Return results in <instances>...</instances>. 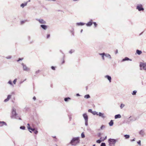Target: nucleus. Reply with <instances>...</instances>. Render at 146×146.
I'll use <instances>...</instances> for the list:
<instances>
[{
	"label": "nucleus",
	"instance_id": "nucleus-1",
	"mask_svg": "<svg viewBox=\"0 0 146 146\" xmlns=\"http://www.w3.org/2000/svg\"><path fill=\"white\" fill-rule=\"evenodd\" d=\"M80 141L79 138L78 137L72 138L70 142V143L72 145H76L79 143Z\"/></svg>",
	"mask_w": 146,
	"mask_h": 146
},
{
	"label": "nucleus",
	"instance_id": "nucleus-2",
	"mask_svg": "<svg viewBox=\"0 0 146 146\" xmlns=\"http://www.w3.org/2000/svg\"><path fill=\"white\" fill-rule=\"evenodd\" d=\"M117 141V139L110 138L108 140V142L110 146L115 145L116 142Z\"/></svg>",
	"mask_w": 146,
	"mask_h": 146
},
{
	"label": "nucleus",
	"instance_id": "nucleus-3",
	"mask_svg": "<svg viewBox=\"0 0 146 146\" xmlns=\"http://www.w3.org/2000/svg\"><path fill=\"white\" fill-rule=\"evenodd\" d=\"M21 65L22 66L23 69L24 71L29 72L30 71V68L28 67L27 65L23 63H22Z\"/></svg>",
	"mask_w": 146,
	"mask_h": 146
},
{
	"label": "nucleus",
	"instance_id": "nucleus-4",
	"mask_svg": "<svg viewBox=\"0 0 146 146\" xmlns=\"http://www.w3.org/2000/svg\"><path fill=\"white\" fill-rule=\"evenodd\" d=\"M83 116L85 120V125L86 126L88 125V116L86 113L83 114Z\"/></svg>",
	"mask_w": 146,
	"mask_h": 146
},
{
	"label": "nucleus",
	"instance_id": "nucleus-5",
	"mask_svg": "<svg viewBox=\"0 0 146 146\" xmlns=\"http://www.w3.org/2000/svg\"><path fill=\"white\" fill-rule=\"evenodd\" d=\"M17 115V114L16 113V112L15 109L14 108H13L12 112V117L14 118H16V116Z\"/></svg>",
	"mask_w": 146,
	"mask_h": 146
},
{
	"label": "nucleus",
	"instance_id": "nucleus-6",
	"mask_svg": "<svg viewBox=\"0 0 146 146\" xmlns=\"http://www.w3.org/2000/svg\"><path fill=\"white\" fill-rule=\"evenodd\" d=\"M136 8L139 11H143L144 10V9L143 7V5L141 4L137 5Z\"/></svg>",
	"mask_w": 146,
	"mask_h": 146
},
{
	"label": "nucleus",
	"instance_id": "nucleus-7",
	"mask_svg": "<svg viewBox=\"0 0 146 146\" xmlns=\"http://www.w3.org/2000/svg\"><path fill=\"white\" fill-rule=\"evenodd\" d=\"M36 20L38 21L41 24H45L46 23V22L43 19H36Z\"/></svg>",
	"mask_w": 146,
	"mask_h": 146
},
{
	"label": "nucleus",
	"instance_id": "nucleus-8",
	"mask_svg": "<svg viewBox=\"0 0 146 146\" xmlns=\"http://www.w3.org/2000/svg\"><path fill=\"white\" fill-rule=\"evenodd\" d=\"M139 66L141 68L142 67L144 70H146V63H141Z\"/></svg>",
	"mask_w": 146,
	"mask_h": 146
},
{
	"label": "nucleus",
	"instance_id": "nucleus-9",
	"mask_svg": "<svg viewBox=\"0 0 146 146\" xmlns=\"http://www.w3.org/2000/svg\"><path fill=\"white\" fill-rule=\"evenodd\" d=\"M92 20L91 19L89 22L86 24V25L87 27H90L92 25Z\"/></svg>",
	"mask_w": 146,
	"mask_h": 146
},
{
	"label": "nucleus",
	"instance_id": "nucleus-10",
	"mask_svg": "<svg viewBox=\"0 0 146 146\" xmlns=\"http://www.w3.org/2000/svg\"><path fill=\"white\" fill-rule=\"evenodd\" d=\"M139 133L140 135H141L142 136H143L145 134V130L144 129L141 130L139 131Z\"/></svg>",
	"mask_w": 146,
	"mask_h": 146
},
{
	"label": "nucleus",
	"instance_id": "nucleus-11",
	"mask_svg": "<svg viewBox=\"0 0 146 146\" xmlns=\"http://www.w3.org/2000/svg\"><path fill=\"white\" fill-rule=\"evenodd\" d=\"M105 78L107 79L110 82H111V77L109 75H106L105 76Z\"/></svg>",
	"mask_w": 146,
	"mask_h": 146
},
{
	"label": "nucleus",
	"instance_id": "nucleus-12",
	"mask_svg": "<svg viewBox=\"0 0 146 146\" xmlns=\"http://www.w3.org/2000/svg\"><path fill=\"white\" fill-rule=\"evenodd\" d=\"M98 115H99V116L103 118H104L106 117L104 113H102L100 112L98 113Z\"/></svg>",
	"mask_w": 146,
	"mask_h": 146
},
{
	"label": "nucleus",
	"instance_id": "nucleus-13",
	"mask_svg": "<svg viewBox=\"0 0 146 146\" xmlns=\"http://www.w3.org/2000/svg\"><path fill=\"white\" fill-rule=\"evenodd\" d=\"M40 27L44 30H46L47 29V26L45 25H41Z\"/></svg>",
	"mask_w": 146,
	"mask_h": 146
},
{
	"label": "nucleus",
	"instance_id": "nucleus-14",
	"mask_svg": "<svg viewBox=\"0 0 146 146\" xmlns=\"http://www.w3.org/2000/svg\"><path fill=\"white\" fill-rule=\"evenodd\" d=\"M28 3V2H25L24 3H23L21 5V7L23 8L24 7L26 6Z\"/></svg>",
	"mask_w": 146,
	"mask_h": 146
},
{
	"label": "nucleus",
	"instance_id": "nucleus-15",
	"mask_svg": "<svg viewBox=\"0 0 146 146\" xmlns=\"http://www.w3.org/2000/svg\"><path fill=\"white\" fill-rule=\"evenodd\" d=\"M85 24V23L82 22L77 23H76V25L77 26H83Z\"/></svg>",
	"mask_w": 146,
	"mask_h": 146
},
{
	"label": "nucleus",
	"instance_id": "nucleus-16",
	"mask_svg": "<svg viewBox=\"0 0 146 146\" xmlns=\"http://www.w3.org/2000/svg\"><path fill=\"white\" fill-rule=\"evenodd\" d=\"M105 56L110 59H111V55L108 54H106L105 53Z\"/></svg>",
	"mask_w": 146,
	"mask_h": 146
},
{
	"label": "nucleus",
	"instance_id": "nucleus-17",
	"mask_svg": "<svg viewBox=\"0 0 146 146\" xmlns=\"http://www.w3.org/2000/svg\"><path fill=\"white\" fill-rule=\"evenodd\" d=\"M1 124V125H0V126H2L3 125H5L7 126V124L5 122L3 121H0V124Z\"/></svg>",
	"mask_w": 146,
	"mask_h": 146
},
{
	"label": "nucleus",
	"instance_id": "nucleus-18",
	"mask_svg": "<svg viewBox=\"0 0 146 146\" xmlns=\"http://www.w3.org/2000/svg\"><path fill=\"white\" fill-rule=\"evenodd\" d=\"M121 117V115L119 114H117L115 116V119L118 118H120Z\"/></svg>",
	"mask_w": 146,
	"mask_h": 146
},
{
	"label": "nucleus",
	"instance_id": "nucleus-19",
	"mask_svg": "<svg viewBox=\"0 0 146 146\" xmlns=\"http://www.w3.org/2000/svg\"><path fill=\"white\" fill-rule=\"evenodd\" d=\"M136 52L139 55H140L142 53L141 51L139 50H137Z\"/></svg>",
	"mask_w": 146,
	"mask_h": 146
},
{
	"label": "nucleus",
	"instance_id": "nucleus-20",
	"mask_svg": "<svg viewBox=\"0 0 146 146\" xmlns=\"http://www.w3.org/2000/svg\"><path fill=\"white\" fill-rule=\"evenodd\" d=\"M102 137H101L100 138V139L101 140H100V139H98V140H97V141H96V142L97 143H101V142H102V141H104V140H102Z\"/></svg>",
	"mask_w": 146,
	"mask_h": 146
},
{
	"label": "nucleus",
	"instance_id": "nucleus-21",
	"mask_svg": "<svg viewBox=\"0 0 146 146\" xmlns=\"http://www.w3.org/2000/svg\"><path fill=\"white\" fill-rule=\"evenodd\" d=\"M99 54L100 55L102 56V59L103 60H104V56H105V53H100Z\"/></svg>",
	"mask_w": 146,
	"mask_h": 146
},
{
	"label": "nucleus",
	"instance_id": "nucleus-22",
	"mask_svg": "<svg viewBox=\"0 0 146 146\" xmlns=\"http://www.w3.org/2000/svg\"><path fill=\"white\" fill-rule=\"evenodd\" d=\"M109 124L110 126H112L113 125V120H111L110 122L109 123Z\"/></svg>",
	"mask_w": 146,
	"mask_h": 146
},
{
	"label": "nucleus",
	"instance_id": "nucleus-23",
	"mask_svg": "<svg viewBox=\"0 0 146 146\" xmlns=\"http://www.w3.org/2000/svg\"><path fill=\"white\" fill-rule=\"evenodd\" d=\"M130 60V61H131V60L129 59V58L127 57H125L122 60V61H126V60Z\"/></svg>",
	"mask_w": 146,
	"mask_h": 146
},
{
	"label": "nucleus",
	"instance_id": "nucleus-24",
	"mask_svg": "<svg viewBox=\"0 0 146 146\" xmlns=\"http://www.w3.org/2000/svg\"><path fill=\"white\" fill-rule=\"evenodd\" d=\"M71 98H64V100L65 102H68L69 100H70Z\"/></svg>",
	"mask_w": 146,
	"mask_h": 146
},
{
	"label": "nucleus",
	"instance_id": "nucleus-25",
	"mask_svg": "<svg viewBox=\"0 0 146 146\" xmlns=\"http://www.w3.org/2000/svg\"><path fill=\"white\" fill-rule=\"evenodd\" d=\"M8 84H9L12 86H13V85L11 80H10L8 81Z\"/></svg>",
	"mask_w": 146,
	"mask_h": 146
},
{
	"label": "nucleus",
	"instance_id": "nucleus-26",
	"mask_svg": "<svg viewBox=\"0 0 146 146\" xmlns=\"http://www.w3.org/2000/svg\"><path fill=\"white\" fill-rule=\"evenodd\" d=\"M84 97L85 98L88 99L90 98V96L89 95L87 94L85 95L84 96Z\"/></svg>",
	"mask_w": 146,
	"mask_h": 146
},
{
	"label": "nucleus",
	"instance_id": "nucleus-27",
	"mask_svg": "<svg viewBox=\"0 0 146 146\" xmlns=\"http://www.w3.org/2000/svg\"><path fill=\"white\" fill-rule=\"evenodd\" d=\"M124 137H125L126 139H128L130 137L129 135H124Z\"/></svg>",
	"mask_w": 146,
	"mask_h": 146
},
{
	"label": "nucleus",
	"instance_id": "nucleus-28",
	"mask_svg": "<svg viewBox=\"0 0 146 146\" xmlns=\"http://www.w3.org/2000/svg\"><path fill=\"white\" fill-rule=\"evenodd\" d=\"M28 129L29 130H31L33 131H34L35 130V129L31 128V127H28Z\"/></svg>",
	"mask_w": 146,
	"mask_h": 146
},
{
	"label": "nucleus",
	"instance_id": "nucleus-29",
	"mask_svg": "<svg viewBox=\"0 0 146 146\" xmlns=\"http://www.w3.org/2000/svg\"><path fill=\"white\" fill-rule=\"evenodd\" d=\"M98 113L96 111H93L92 113V114L94 115H98Z\"/></svg>",
	"mask_w": 146,
	"mask_h": 146
},
{
	"label": "nucleus",
	"instance_id": "nucleus-30",
	"mask_svg": "<svg viewBox=\"0 0 146 146\" xmlns=\"http://www.w3.org/2000/svg\"><path fill=\"white\" fill-rule=\"evenodd\" d=\"M125 106V105L124 104H121L120 106V108L121 109H122Z\"/></svg>",
	"mask_w": 146,
	"mask_h": 146
},
{
	"label": "nucleus",
	"instance_id": "nucleus-31",
	"mask_svg": "<svg viewBox=\"0 0 146 146\" xmlns=\"http://www.w3.org/2000/svg\"><path fill=\"white\" fill-rule=\"evenodd\" d=\"M20 128L21 129L25 130V127L24 126H21L20 127Z\"/></svg>",
	"mask_w": 146,
	"mask_h": 146
},
{
	"label": "nucleus",
	"instance_id": "nucleus-32",
	"mask_svg": "<svg viewBox=\"0 0 146 146\" xmlns=\"http://www.w3.org/2000/svg\"><path fill=\"white\" fill-rule=\"evenodd\" d=\"M12 58V56H8L6 57V58L7 59H10Z\"/></svg>",
	"mask_w": 146,
	"mask_h": 146
},
{
	"label": "nucleus",
	"instance_id": "nucleus-33",
	"mask_svg": "<svg viewBox=\"0 0 146 146\" xmlns=\"http://www.w3.org/2000/svg\"><path fill=\"white\" fill-rule=\"evenodd\" d=\"M81 137L82 138H84L85 137V135L83 132L82 133H81Z\"/></svg>",
	"mask_w": 146,
	"mask_h": 146
},
{
	"label": "nucleus",
	"instance_id": "nucleus-34",
	"mask_svg": "<svg viewBox=\"0 0 146 146\" xmlns=\"http://www.w3.org/2000/svg\"><path fill=\"white\" fill-rule=\"evenodd\" d=\"M17 80V78H16V79H15L14 80H13V82L14 84H16Z\"/></svg>",
	"mask_w": 146,
	"mask_h": 146
},
{
	"label": "nucleus",
	"instance_id": "nucleus-35",
	"mask_svg": "<svg viewBox=\"0 0 146 146\" xmlns=\"http://www.w3.org/2000/svg\"><path fill=\"white\" fill-rule=\"evenodd\" d=\"M100 146H106L105 143H102L101 144Z\"/></svg>",
	"mask_w": 146,
	"mask_h": 146
},
{
	"label": "nucleus",
	"instance_id": "nucleus-36",
	"mask_svg": "<svg viewBox=\"0 0 146 146\" xmlns=\"http://www.w3.org/2000/svg\"><path fill=\"white\" fill-rule=\"evenodd\" d=\"M136 92H137V91H135V90L133 91L132 93V94L133 95H135Z\"/></svg>",
	"mask_w": 146,
	"mask_h": 146
},
{
	"label": "nucleus",
	"instance_id": "nucleus-37",
	"mask_svg": "<svg viewBox=\"0 0 146 146\" xmlns=\"http://www.w3.org/2000/svg\"><path fill=\"white\" fill-rule=\"evenodd\" d=\"M11 95H9L8 96L7 98L9 100V99L11 98Z\"/></svg>",
	"mask_w": 146,
	"mask_h": 146
},
{
	"label": "nucleus",
	"instance_id": "nucleus-38",
	"mask_svg": "<svg viewBox=\"0 0 146 146\" xmlns=\"http://www.w3.org/2000/svg\"><path fill=\"white\" fill-rule=\"evenodd\" d=\"M23 59V58H19L17 60V62H18L20 60H21V61Z\"/></svg>",
	"mask_w": 146,
	"mask_h": 146
},
{
	"label": "nucleus",
	"instance_id": "nucleus-39",
	"mask_svg": "<svg viewBox=\"0 0 146 146\" xmlns=\"http://www.w3.org/2000/svg\"><path fill=\"white\" fill-rule=\"evenodd\" d=\"M93 24H94L95 27H96L97 26V24L96 23V22H93Z\"/></svg>",
	"mask_w": 146,
	"mask_h": 146
},
{
	"label": "nucleus",
	"instance_id": "nucleus-40",
	"mask_svg": "<svg viewBox=\"0 0 146 146\" xmlns=\"http://www.w3.org/2000/svg\"><path fill=\"white\" fill-rule=\"evenodd\" d=\"M34 133L36 134H37L38 133V131L37 130H35L34 131Z\"/></svg>",
	"mask_w": 146,
	"mask_h": 146
},
{
	"label": "nucleus",
	"instance_id": "nucleus-41",
	"mask_svg": "<svg viewBox=\"0 0 146 146\" xmlns=\"http://www.w3.org/2000/svg\"><path fill=\"white\" fill-rule=\"evenodd\" d=\"M74 52V50H70L69 51V53H70V54H72V53H73V52Z\"/></svg>",
	"mask_w": 146,
	"mask_h": 146
},
{
	"label": "nucleus",
	"instance_id": "nucleus-42",
	"mask_svg": "<svg viewBox=\"0 0 146 146\" xmlns=\"http://www.w3.org/2000/svg\"><path fill=\"white\" fill-rule=\"evenodd\" d=\"M40 70H38L36 71V72L35 73L36 74H37L38 73H39V72H40Z\"/></svg>",
	"mask_w": 146,
	"mask_h": 146
},
{
	"label": "nucleus",
	"instance_id": "nucleus-43",
	"mask_svg": "<svg viewBox=\"0 0 146 146\" xmlns=\"http://www.w3.org/2000/svg\"><path fill=\"white\" fill-rule=\"evenodd\" d=\"M88 112H90L92 113L93 112V111H92V110L91 109H89L88 110Z\"/></svg>",
	"mask_w": 146,
	"mask_h": 146
},
{
	"label": "nucleus",
	"instance_id": "nucleus-44",
	"mask_svg": "<svg viewBox=\"0 0 146 146\" xmlns=\"http://www.w3.org/2000/svg\"><path fill=\"white\" fill-rule=\"evenodd\" d=\"M137 143H138V144L140 145H141V141L140 140H139V141L137 142Z\"/></svg>",
	"mask_w": 146,
	"mask_h": 146
},
{
	"label": "nucleus",
	"instance_id": "nucleus-45",
	"mask_svg": "<svg viewBox=\"0 0 146 146\" xmlns=\"http://www.w3.org/2000/svg\"><path fill=\"white\" fill-rule=\"evenodd\" d=\"M104 127H105V126L104 125H102L101 127L100 128L101 129H103V128H104Z\"/></svg>",
	"mask_w": 146,
	"mask_h": 146
},
{
	"label": "nucleus",
	"instance_id": "nucleus-46",
	"mask_svg": "<svg viewBox=\"0 0 146 146\" xmlns=\"http://www.w3.org/2000/svg\"><path fill=\"white\" fill-rule=\"evenodd\" d=\"M51 68L52 70H55V68L54 66H52Z\"/></svg>",
	"mask_w": 146,
	"mask_h": 146
},
{
	"label": "nucleus",
	"instance_id": "nucleus-47",
	"mask_svg": "<svg viewBox=\"0 0 146 146\" xmlns=\"http://www.w3.org/2000/svg\"><path fill=\"white\" fill-rule=\"evenodd\" d=\"M9 100L7 98H6V99H5L4 101L5 102H6L9 101Z\"/></svg>",
	"mask_w": 146,
	"mask_h": 146
},
{
	"label": "nucleus",
	"instance_id": "nucleus-48",
	"mask_svg": "<svg viewBox=\"0 0 146 146\" xmlns=\"http://www.w3.org/2000/svg\"><path fill=\"white\" fill-rule=\"evenodd\" d=\"M25 22L24 21H21V24H23Z\"/></svg>",
	"mask_w": 146,
	"mask_h": 146
},
{
	"label": "nucleus",
	"instance_id": "nucleus-49",
	"mask_svg": "<svg viewBox=\"0 0 146 146\" xmlns=\"http://www.w3.org/2000/svg\"><path fill=\"white\" fill-rule=\"evenodd\" d=\"M50 37V35L48 34L47 35V38H48Z\"/></svg>",
	"mask_w": 146,
	"mask_h": 146
},
{
	"label": "nucleus",
	"instance_id": "nucleus-50",
	"mask_svg": "<svg viewBox=\"0 0 146 146\" xmlns=\"http://www.w3.org/2000/svg\"><path fill=\"white\" fill-rule=\"evenodd\" d=\"M107 137L106 136L104 138V139H102V140H104H104H106L107 139Z\"/></svg>",
	"mask_w": 146,
	"mask_h": 146
},
{
	"label": "nucleus",
	"instance_id": "nucleus-51",
	"mask_svg": "<svg viewBox=\"0 0 146 146\" xmlns=\"http://www.w3.org/2000/svg\"><path fill=\"white\" fill-rule=\"evenodd\" d=\"M33 99L34 100H35L36 99V97H35V96H34L33 98Z\"/></svg>",
	"mask_w": 146,
	"mask_h": 146
},
{
	"label": "nucleus",
	"instance_id": "nucleus-52",
	"mask_svg": "<svg viewBox=\"0 0 146 146\" xmlns=\"http://www.w3.org/2000/svg\"><path fill=\"white\" fill-rule=\"evenodd\" d=\"M101 135V133H99L98 134V136L99 137H100V136Z\"/></svg>",
	"mask_w": 146,
	"mask_h": 146
},
{
	"label": "nucleus",
	"instance_id": "nucleus-53",
	"mask_svg": "<svg viewBox=\"0 0 146 146\" xmlns=\"http://www.w3.org/2000/svg\"><path fill=\"white\" fill-rule=\"evenodd\" d=\"M27 125V128L28 129V127H30V124L29 123H28Z\"/></svg>",
	"mask_w": 146,
	"mask_h": 146
},
{
	"label": "nucleus",
	"instance_id": "nucleus-54",
	"mask_svg": "<svg viewBox=\"0 0 146 146\" xmlns=\"http://www.w3.org/2000/svg\"><path fill=\"white\" fill-rule=\"evenodd\" d=\"M135 141V139H133V140H131V141Z\"/></svg>",
	"mask_w": 146,
	"mask_h": 146
},
{
	"label": "nucleus",
	"instance_id": "nucleus-55",
	"mask_svg": "<svg viewBox=\"0 0 146 146\" xmlns=\"http://www.w3.org/2000/svg\"><path fill=\"white\" fill-rule=\"evenodd\" d=\"M76 95L77 96H80V95H79V94H76Z\"/></svg>",
	"mask_w": 146,
	"mask_h": 146
},
{
	"label": "nucleus",
	"instance_id": "nucleus-56",
	"mask_svg": "<svg viewBox=\"0 0 146 146\" xmlns=\"http://www.w3.org/2000/svg\"><path fill=\"white\" fill-rule=\"evenodd\" d=\"M82 31H83V30L82 29H81V31H80V32L81 33H82Z\"/></svg>",
	"mask_w": 146,
	"mask_h": 146
},
{
	"label": "nucleus",
	"instance_id": "nucleus-57",
	"mask_svg": "<svg viewBox=\"0 0 146 146\" xmlns=\"http://www.w3.org/2000/svg\"><path fill=\"white\" fill-rule=\"evenodd\" d=\"M31 1V0H29L27 2H30Z\"/></svg>",
	"mask_w": 146,
	"mask_h": 146
},
{
	"label": "nucleus",
	"instance_id": "nucleus-58",
	"mask_svg": "<svg viewBox=\"0 0 146 146\" xmlns=\"http://www.w3.org/2000/svg\"><path fill=\"white\" fill-rule=\"evenodd\" d=\"M64 60L63 61V62H62V64L64 63Z\"/></svg>",
	"mask_w": 146,
	"mask_h": 146
},
{
	"label": "nucleus",
	"instance_id": "nucleus-59",
	"mask_svg": "<svg viewBox=\"0 0 146 146\" xmlns=\"http://www.w3.org/2000/svg\"><path fill=\"white\" fill-rule=\"evenodd\" d=\"M78 0H73V1H78Z\"/></svg>",
	"mask_w": 146,
	"mask_h": 146
},
{
	"label": "nucleus",
	"instance_id": "nucleus-60",
	"mask_svg": "<svg viewBox=\"0 0 146 146\" xmlns=\"http://www.w3.org/2000/svg\"><path fill=\"white\" fill-rule=\"evenodd\" d=\"M26 80V79H25L24 81L23 82H24Z\"/></svg>",
	"mask_w": 146,
	"mask_h": 146
},
{
	"label": "nucleus",
	"instance_id": "nucleus-61",
	"mask_svg": "<svg viewBox=\"0 0 146 146\" xmlns=\"http://www.w3.org/2000/svg\"><path fill=\"white\" fill-rule=\"evenodd\" d=\"M95 144H94L93 145V146H95Z\"/></svg>",
	"mask_w": 146,
	"mask_h": 146
},
{
	"label": "nucleus",
	"instance_id": "nucleus-62",
	"mask_svg": "<svg viewBox=\"0 0 146 146\" xmlns=\"http://www.w3.org/2000/svg\"><path fill=\"white\" fill-rule=\"evenodd\" d=\"M30 131L31 133H32V132L31 131Z\"/></svg>",
	"mask_w": 146,
	"mask_h": 146
},
{
	"label": "nucleus",
	"instance_id": "nucleus-63",
	"mask_svg": "<svg viewBox=\"0 0 146 146\" xmlns=\"http://www.w3.org/2000/svg\"><path fill=\"white\" fill-rule=\"evenodd\" d=\"M23 82H21V83H22Z\"/></svg>",
	"mask_w": 146,
	"mask_h": 146
},
{
	"label": "nucleus",
	"instance_id": "nucleus-64",
	"mask_svg": "<svg viewBox=\"0 0 146 146\" xmlns=\"http://www.w3.org/2000/svg\"><path fill=\"white\" fill-rule=\"evenodd\" d=\"M54 137V138H56V137L55 136H54V137Z\"/></svg>",
	"mask_w": 146,
	"mask_h": 146
}]
</instances>
